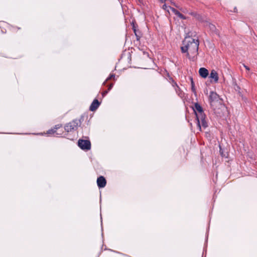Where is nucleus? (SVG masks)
<instances>
[{"mask_svg": "<svg viewBox=\"0 0 257 257\" xmlns=\"http://www.w3.org/2000/svg\"><path fill=\"white\" fill-rule=\"evenodd\" d=\"M199 45L198 40L186 37L183 42L181 51L182 53H187V57L191 59L197 55Z\"/></svg>", "mask_w": 257, "mask_h": 257, "instance_id": "obj_1", "label": "nucleus"}, {"mask_svg": "<svg viewBox=\"0 0 257 257\" xmlns=\"http://www.w3.org/2000/svg\"><path fill=\"white\" fill-rule=\"evenodd\" d=\"M209 101L211 106L214 109L219 106H216L217 104H221L222 103V100L220 98L219 96L213 91L210 93Z\"/></svg>", "mask_w": 257, "mask_h": 257, "instance_id": "obj_2", "label": "nucleus"}, {"mask_svg": "<svg viewBox=\"0 0 257 257\" xmlns=\"http://www.w3.org/2000/svg\"><path fill=\"white\" fill-rule=\"evenodd\" d=\"M78 122L77 120H74L72 121L67 123L64 127L65 130L67 132H71L75 130L77 128Z\"/></svg>", "mask_w": 257, "mask_h": 257, "instance_id": "obj_3", "label": "nucleus"}, {"mask_svg": "<svg viewBox=\"0 0 257 257\" xmlns=\"http://www.w3.org/2000/svg\"><path fill=\"white\" fill-rule=\"evenodd\" d=\"M78 145L82 150H89L91 148V144L88 140H79Z\"/></svg>", "mask_w": 257, "mask_h": 257, "instance_id": "obj_4", "label": "nucleus"}, {"mask_svg": "<svg viewBox=\"0 0 257 257\" xmlns=\"http://www.w3.org/2000/svg\"><path fill=\"white\" fill-rule=\"evenodd\" d=\"M194 111L195 113L196 118L199 117L202 118L203 115H205L202 107L197 103L194 104Z\"/></svg>", "mask_w": 257, "mask_h": 257, "instance_id": "obj_5", "label": "nucleus"}, {"mask_svg": "<svg viewBox=\"0 0 257 257\" xmlns=\"http://www.w3.org/2000/svg\"><path fill=\"white\" fill-rule=\"evenodd\" d=\"M196 120L197 121V127L199 131H201V126L204 128L207 127L208 125L205 120V115H203L202 118L199 117L196 118Z\"/></svg>", "mask_w": 257, "mask_h": 257, "instance_id": "obj_6", "label": "nucleus"}, {"mask_svg": "<svg viewBox=\"0 0 257 257\" xmlns=\"http://www.w3.org/2000/svg\"><path fill=\"white\" fill-rule=\"evenodd\" d=\"M209 78L212 79L211 82L217 83L219 79L217 72L215 70H212L210 73Z\"/></svg>", "mask_w": 257, "mask_h": 257, "instance_id": "obj_7", "label": "nucleus"}, {"mask_svg": "<svg viewBox=\"0 0 257 257\" xmlns=\"http://www.w3.org/2000/svg\"><path fill=\"white\" fill-rule=\"evenodd\" d=\"M106 183V180L103 176L99 177L97 179V184L99 188H103Z\"/></svg>", "mask_w": 257, "mask_h": 257, "instance_id": "obj_8", "label": "nucleus"}, {"mask_svg": "<svg viewBox=\"0 0 257 257\" xmlns=\"http://www.w3.org/2000/svg\"><path fill=\"white\" fill-rule=\"evenodd\" d=\"M100 103L97 99H94L90 106L89 109L91 111H95L99 107Z\"/></svg>", "mask_w": 257, "mask_h": 257, "instance_id": "obj_9", "label": "nucleus"}, {"mask_svg": "<svg viewBox=\"0 0 257 257\" xmlns=\"http://www.w3.org/2000/svg\"><path fill=\"white\" fill-rule=\"evenodd\" d=\"M199 75L203 78H206L209 74L208 71L205 68H200L199 70Z\"/></svg>", "mask_w": 257, "mask_h": 257, "instance_id": "obj_10", "label": "nucleus"}, {"mask_svg": "<svg viewBox=\"0 0 257 257\" xmlns=\"http://www.w3.org/2000/svg\"><path fill=\"white\" fill-rule=\"evenodd\" d=\"M169 9L175 15H176L180 18L182 19H186V17L184 15L181 14L178 11L176 10L175 9L172 7H169Z\"/></svg>", "mask_w": 257, "mask_h": 257, "instance_id": "obj_11", "label": "nucleus"}, {"mask_svg": "<svg viewBox=\"0 0 257 257\" xmlns=\"http://www.w3.org/2000/svg\"><path fill=\"white\" fill-rule=\"evenodd\" d=\"M173 86L174 87L175 90L176 92V93L178 94V95L182 97L183 96V93L182 91L180 90V88L178 86L177 83L176 82H174L172 84Z\"/></svg>", "mask_w": 257, "mask_h": 257, "instance_id": "obj_12", "label": "nucleus"}, {"mask_svg": "<svg viewBox=\"0 0 257 257\" xmlns=\"http://www.w3.org/2000/svg\"><path fill=\"white\" fill-rule=\"evenodd\" d=\"M133 30H134V33H135L136 36L137 37V40H139L140 39V38H141L140 32L139 31H137L136 30V29L135 28V27H134Z\"/></svg>", "mask_w": 257, "mask_h": 257, "instance_id": "obj_13", "label": "nucleus"}, {"mask_svg": "<svg viewBox=\"0 0 257 257\" xmlns=\"http://www.w3.org/2000/svg\"><path fill=\"white\" fill-rule=\"evenodd\" d=\"M191 90H192V92L195 94H196V89H195V84H194V83L193 82V80L192 78H191Z\"/></svg>", "mask_w": 257, "mask_h": 257, "instance_id": "obj_14", "label": "nucleus"}, {"mask_svg": "<svg viewBox=\"0 0 257 257\" xmlns=\"http://www.w3.org/2000/svg\"><path fill=\"white\" fill-rule=\"evenodd\" d=\"M206 26H208L209 29L212 31H214L216 29L215 26L212 24L207 23Z\"/></svg>", "mask_w": 257, "mask_h": 257, "instance_id": "obj_15", "label": "nucleus"}, {"mask_svg": "<svg viewBox=\"0 0 257 257\" xmlns=\"http://www.w3.org/2000/svg\"><path fill=\"white\" fill-rule=\"evenodd\" d=\"M61 126V125H60L59 124L56 125L55 126V127L54 128V129H53V130L49 131V133L50 134L51 133L50 132H52V133H54V132H55L56 130H57L58 128H60Z\"/></svg>", "mask_w": 257, "mask_h": 257, "instance_id": "obj_16", "label": "nucleus"}, {"mask_svg": "<svg viewBox=\"0 0 257 257\" xmlns=\"http://www.w3.org/2000/svg\"><path fill=\"white\" fill-rule=\"evenodd\" d=\"M169 7H167L165 4L163 6V9L164 10H167L168 12H169Z\"/></svg>", "mask_w": 257, "mask_h": 257, "instance_id": "obj_17", "label": "nucleus"}, {"mask_svg": "<svg viewBox=\"0 0 257 257\" xmlns=\"http://www.w3.org/2000/svg\"><path fill=\"white\" fill-rule=\"evenodd\" d=\"M114 77L115 75L114 74H110L109 77H108L107 79L106 80V81L111 79L112 78H114Z\"/></svg>", "mask_w": 257, "mask_h": 257, "instance_id": "obj_18", "label": "nucleus"}, {"mask_svg": "<svg viewBox=\"0 0 257 257\" xmlns=\"http://www.w3.org/2000/svg\"><path fill=\"white\" fill-rule=\"evenodd\" d=\"M108 90H105L102 93V95L103 96H105L107 93H108Z\"/></svg>", "mask_w": 257, "mask_h": 257, "instance_id": "obj_19", "label": "nucleus"}, {"mask_svg": "<svg viewBox=\"0 0 257 257\" xmlns=\"http://www.w3.org/2000/svg\"><path fill=\"white\" fill-rule=\"evenodd\" d=\"M113 83H111L109 85V86L108 87V90H107L108 91L112 88V87H113Z\"/></svg>", "mask_w": 257, "mask_h": 257, "instance_id": "obj_20", "label": "nucleus"}, {"mask_svg": "<svg viewBox=\"0 0 257 257\" xmlns=\"http://www.w3.org/2000/svg\"><path fill=\"white\" fill-rule=\"evenodd\" d=\"M244 67H245V68L247 70H249V68L248 66L245 65H243Z\"/></svg>", "mask_w": 257, "mask_h": 257, "instance_id": "obj_21", "label": "nucleus"}, {"mask_svg": "<svg viewBox=\"0 0 257 257\" xmlns=\"http://www.w3.org/2000/svg\"><path fill=\"white\" fill-rule=\"evenodd\" d=\"M162 3H164L166 1V0H160Z\"/></svg>", "mask_w": 257, "mask_h": 257, "instance_id": "obj_22", "label": "nucleus"}]
</instances>
